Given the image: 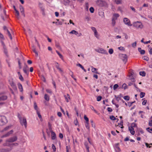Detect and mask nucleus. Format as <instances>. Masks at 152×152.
<instances>
[{
	"label": "nucleus",
	"instance_id": "nucleus-13",
	"mask_svg": "<svg viewBox=\"0 0 152 152\" xmlns=\"http://www.w3.org/2000/svg\"><path fill=\"white\" fill-rule=\"evenodd\" d=\"M19 8L20 12L21 13H22V14L23 15L24 17H25V15L24 13V10L23 7L22 6L20 5L19 7Z\"/></svg>",
	"mask_w": 152,
	"mask_h": 152
},
{
	"label": "nucleus",
	"instance_id": "nucleus-36",
	"mask_svg": "<svg viewBox=\"0 0 152 152\" xmlns=\"http://www.w3.org/2000/svg\"><path fill=\"white\" fill-rule=\"evenodd\" d=\"M84 118L85 120H86V123H88L89 122L88 118L87 117L86 115H84Z\"/></svg>",
	"mask_w": 152,
	"mask_h": 152
},
{
	"label": "nucleus",
	"instance_id": "nucleus-16",
	"mask_svg": "<svg viewBox=\"0 0 152 152\" xmlns=\"http://www.w3.org/2000/svg\"><path fill=\"white\" fill-rule=\"evenodd\" d=\"M91 70L92 72L98 74V73L97 72V69L96 68H94L93 66H91Z\"/></svg>",
	"mask_w": 152,
	"mask_h": 152
},
{
	"label": "nucleus",
	"instance_id": "nucleus-35",
	"mask_svg": "<svg viewBox=\"0 0 152 152\" xmlns=\"http://www.w3.org/2000/svg\"><path fill=\"white\" fill-rule=\"evenodd\" d=\"M145 94L144 92H141L140 94V96L141 98L145 96Z\"/></svg>",
	"mask_w": 152,
	"mask_h": 152
},
{
	"label": "nucleus",
	"instance_id": "nucleus-53",
	"mask_svg": "<svg viewBox=\"0 0 152 152\" xmlns=\"http://www.w3.org/2000/svg\"><path fill=\"white\" fill-rule=\"evenodd\" d=\"M122 87L124 89H125L127 88V86L126 84L125 83L123 84Z\"/></svg>",
	"mask_w": 152,
	"mask_h": 152
},
{
	"label": "nucleus",
	"instance_id": "nucleus-45",
	"mask_svg": "<svg viewBox=\"0 0 152 152\" xmlns=\"http://www.w3.org/2000/svg\"><path fill=\"white\" fill-rule=\"evenodd\" d=\"M109 53L110 54H111L113 53V49L110 48L109 50L108 51Z\"/></svg>",
	"mask_w": 152,
	"mask_h": 152
},
{
	"label": "nucleus",
	"instance_id": "nucleus-24",
	"mask_svg": "<svg viewBox=\"0 0 152 152\" xmlns=\"http://www.w3.org/2000/svg\"><path fill=\"white\" fill-rule=\"evenodd\" d=\"M64 97L65 99L67 102H69L68 99H70L69 96L68 94H67V95H64Z\"/></svg>",
	"mask_w": 152,
	"mask_h": 152
},
{
	"label": "nucleus",
	"instance_id": "nucleus-11",
	"mask_svg": "<svg viewBox=\"0 0 152 152\" xmlns=\"http://www.w3.org/2000/svg\"><path fill=\"white\" fill-rule=\"evenodd\" d=\"M122 60L126 63L127 61V57L126 54H122L121 55Z\"/></svg>",
	"mask_w": 152,
	"mask_h": 152
},
{
	"label": "nucleus",
	"instance_id": "nucleus-19",
	"mask_svg": "<svg viewBox=\"0 0 152 152\" xmlns=\"http://www.w3.org/2000/svg\"><path fill=\"white\" fill-rule=\"evenodd\" d=\"M7 99V97L5 95H3L0 97V101L6 100Z\"/></svg>",
	"mask_w": 152,
	"mask_h": 152
},
{
	"label": "nucleus",
	"instance_id": "nucleus-48",
	"mask_svg": "<svg viewBox=\"0 0 152 152\" xmlns=\"http://www.w3.org/2000/svg\"><path fill=\"white\" fill-rule=\"evenodd\" d=\"M102 97L101 96H99L97 97L96 100L97 101H100L102 99Z\"/></svg>",
	"mask_w": 152,
	"mask_h": 152
},
{
	"label": "nucleus",
	"instance_id": "nucleus-1",
	"mask_svg": "<svg viewBox=\"0 0 152 152\" xmlns=\"http://www.w3.org/2000/svg\"><path fill=\"white\" fill-rule=\"evenodd\" d=\"M18 117L19 119L20 124L22 126H24L25 128L27 127V122L26 118L25 117H22L20 116H18Z\"/></svg>",
	"mask_w": 152,
	"mask_h": 152
},
{
	"label": "nucleus",
	"instance_id": "nucleus-63",
	"mask_svg": "<svg viewBox=\"0 0 152 152\" xmlns=\"http://www.w3.org/2000/svg\"><path fill=\"white\" fill-rule=\"evenodd\" d=\"M55 64H56V68L57 69L59 68L60 67H59V65L58 63L57 62H56L55 63Z\"/></svg>",
	"mask_w": 152,
	"mask_h": 152
},
{
	"label": "nucleus",
	"instance_id": "nucleus-41",
	"mask_svg": "<svg viewBox=\"0 0 152 152\" xmlns=\"http://www.w3.org/2000/svg\"><path fill=\"white\" fill-rule=\"evenodd\" d=\"M115 98L116 100L118 102L121 99V98L118 96H117L116 95L115 96Z\"/></svg>",
	"mask_w": 152,
	"mask_h": 152
},
{
	"label": "nucleus",
	"instance_id": "nucleus-5",
	"mask_svg": "<svg viewBox=\"0 0 152 152\" xmlns=\"http://www.w3.org/2000/svg\"><path fill=\"white\" fill-rule=\"evenodd\" d=\"M95 50L98 53L105 54H108L107 52L104 49L99 48L97 49H95Z\"/></svg>",
	"mask_w": 152,
	"mask_h": 152
},
{
	"label": "nucleus",
	"instance_id": "nucleus-18",
	"mask_svg": "<svg viewBox=\"0 0 152 152\" xmlns=\"http://www.w3.org/2000/svg\"><path fill=\"white\" fill-rule=\"evenodd\" d=\"M18 88L21 92L23 91V88L22 85L20 83H18Z\"/></svg>",
	"mask_w": 152,
	"mask_h": 152
},
{
	"label": "nucleus",
	"instance_id": "nucleus-64",
	"mask_svg": "<svg viewBox=\"0 0 152 152\" xmlns=\"http://www.w3.org/2000/svg\"><path fill=\"white\" fill-rule=\"evenodd\" d=\"M130 8L131 9V10L133 11L134 12H135L136 11H135V8H134L132 6H131L130 7Z\"/></svg>",
	"mask_w": 152,
	"mask_h": 152
},
{
	"label": "nucleus",
	"instance_id": "nucleus-37",
	"mask_svg": "<svg viewBox=\"0 0 152 152\" xmlns=\"http://www.w3.org/2000/svg\"><path fill=\"white\" fill-rule=\"evenodd\" d=\"M146 130L150 133H152V129H150V127L146 128Z\"/></svg>",
	"mask_w": 152,
	"mask_h": 152
},
{
	"label": "nucleus",
	"instance_id": "nucleus-55",
	"mask_svg": "<svg viewBox=\"0 0 152 152\" xmlns=\"http://www.w3.org/2000/svg\"><path fill=\"white\" fill-rule=\"evenodd\" d=\"M19 79L22 81H23L24 80L23 77L21 75H20V76H19Z\"/></svg>",
	"mask_w": 152,
	"mask_h": 152
},
{
	"label": "nucleus",
	"instance_id": "nucleus-56",
	"mask_svg": "<svg viewBox=\"0 0 152 152\" xmlns=\"http://www.w3.org/2000/svg\"><path fill=\"white\" fill-rule=\"evenodd\" d=\"M18 64L19 65V67L20 69H21L22 68L21 64L20 62V60H18Z\"/></svg>",
	"mask_w": 152,
	"mask_h": 152
},
{
	"label": "nucleus",
	"instance_id": "nucleus-20",
	"mask_svg": "<svg viewBox=\"0 0 152 152\" xmlns=\"http://www.w3.org/2000/svg\"><path fill=\"white\" fill-rule=\"evenodd\" d=\"M44 98L47 101H48L50 100V96L47 94H45Z\"/></svg>",
	"mask_w": 152,
	"mask_h": 152
},
{
	"label": "nucleus",
	"instance_id": "nucleus-38",
	"mask_svg": "<svg viewBox=\"0 0 152 152\" xmlns=\"http://www.w3.org/2000/svg\"><path fill=\"white\" fill-rule=\"evenodd\" d=\"M151 120L149 122L148 125L150 126H152V116L151 118Z\"/></svg>",
	"mask_w": 152,
	"mask_h": 152
},
{
	"label": "nucleus",
	"instance_id": "nucleus-34",
	"mask_svg": "<svg viewBox=\"0 0 152 152\" xmlns=\"http://www.w3.org/2000/svg\"><path fill=\"white\" fill-rule=\"evenodd\" d=\"M143 60L148 61L149 60V58L147 56H144L142 57Z\"/></svg>",
	"mask_w": 152,
	"mask_h": 152
},
{
	"label": "nucleus",
	"instance_id": "nucleus-57",
	"mask_svg": "<svg viewBox=\"0 0 152 152\" xmlns=\"http://www.w3.org/2000/svg\"><path fill=\"white\" fill-rule=\"evenodd\" d=\"M69 74L70 75L71 77L72 78H74V77L73 76V72L72 71H70V73H69Z\"/></svg>",
	"mask_w": 152,
	"mask_h": 152
},
{
	"label": "nucleus",
	"instance_id": "nucleus-26",
	"mask_svg": "<svg viewBox=\"0 0 152 152\" xmlns=\"http://www.w3.org/2000/svg\"><path fill=\"white\" fill-rule=\"evenodd\" d=\"M37 115H38V116L39 118L40 119V120L41 121H42V116H41V115H40V113H39V111L37 112Z\"/></svg>",
	"mask_w": 152,
	"mask_h": 152
},
{
	"label": "nucleus",
	"instance_id": "nucleus-14",
	"mask_svg": "<svg viewBox=\"0 0 152 152\" xmlns=\"http://www.w3.org/2000/svg\"><path fill=\"white\" fill-rule=\"evenodd\" d=\"M129 130L130 131V133L132 135H134V134L135 131L134 130V128L131 127H129Z\"/></svg>",
	"mask_w": 152,
	"mask_h": 152
},
{
	"label": "nucleus",
	"instance_id": "nucleus-31",
	"mask_svg": "<svg viewBox=\"0 0 152 152\" xmlns=\"http://www.w3.org/2000/svg\"><path fill=\"white\" fill-rule=\"evenodd\" d=\"M95 36L97 39H99V35L98 34L97 31L94 33Z\"/></svg>",
	"mask_w": 152,
	"mask_h": 152
},
{
	"label": "nucleus",
	"instance_id": "nucleus-33",
	"mask_svg": "<svg viewBox=\"0 0 152 152\" xmlns=\"http://www.w3.org/2000/svg\"><path fill=\"white\" fill-rule=\"evenodd\" d=\"M39 7L42 10H43L44 11V8H43V4L40 3H39Z\"/></svg>",
	"mask_w": 152,
	"mask_h": 152
},
{
	"label": "nucleus",
	"instance_id": "nucleus-44",
	"mask_svg": "<svg viewBox=\"0 0 152 152\" xmlns=\"http://www.w3.org/2000/svg\"><path fill=\"white\" fill-rule=\"evenodd\" d=\"M16 13V17L17 18L19 19L20 18L19 16V13L18 10H16V11H15Z\"/></svg>",
	"mask_w": 152,
	"mask_h": 152
},
{
	"label": "nucleus",
	"instance_id": "nucleus-28",
	"mask_svg": "<svg viewBox=\"0 0 152 152\" xmlns=\"http://www.w3.org/2000/svg\"><path fill=\"white\" fill-rule=\"evenodd\" d=\"M10 127V126H7L6 127H5L3 130L1 131V132H4V131H6L8 130L9 129Z\"/></svg>",
	"mask_w": 152,
	"mask_h": 152
},
{
	"label": "nucleus",
	"instance_id": "nucleus-29",
	"mask_svg": "<svg viewBox=\"0 0 152 152\" xmlns=\"http://www.w3.org/2000/svg\"><path fill=\"white\" fill-rule=\"evenodd\" d=\"M7 34L9 36L10 38V39L11 40H12V38L10 32L8 29H7Z\"/></svg>",
	"mask_w": 152,
	"mask_h": 152
},
{
	"label": "nucleus",
	"instance_id": "nucleus-23",
	"mask_svg": "<svg viewBox=\"0 0 152 152\" xmlns=\"http://www.w3.org/2000/svg\"><path fill=\"white\" fill-rule=\"evenodd\" d=\"M34 107L35 110H36V112L39 111L38 110V108L37 106V104L35 102H34Z\"/></svg>",
	"mask_w": 152,
	"mask_h": 152
},
{
	"label": "nucleus",
	"instance_id": "nucleus-61",
	"mask_svg": "<svg viewBox=\"0 0 152 152\" xmlns=\"http://www.w3.org/2000/svg\"><path fill=\"white\" fill-rule=\"evenodd\" d=\"M59 137L61 139H62L63 138V135L61 133H59Z\"/></svg>",
	"mask_w": 152,
	"mask_h": 152
},
{
	"label": "nucleus",
	"instance_id": "nucleus-2",
	"mask_svg": "<svg viewBox=\"0 0 152 152\" xmlns=\"http://www.w3.org/2000/svg\"><path fill=\"white\" fill-rule=\"evenodd\" d=\"M133 26L137 29H142L143 27L142 23L140 22L139 21L134 22L133 23Z\"/></svg>",
	"mask_w": 152,
	"mask_h": 152
},
{
	"label": "nucleus",
	"instance_id": "nucleus-40",
	"mask_svg": "<svg viewBox=\"0 0 152 152\" xmlns=\"http://www.w3.org/2000/svg\"><path fill=\"white\" fill-rule=\"evenodd\" d=\"M46 91L48 93L51 95L52 93V92L51 89H46Z\"/></svg>",
	"mask_w": 152,
	"mask_h": 152
},
{
	"label": "nucleus",
	"instance_id": "nucleus-46",
	"mask_svg": "<svg viewBox=\"0 0 152 152\" xmlns=\"http://www.w3.org/2000/svg\"><path fill=\"white\" fill-rule=\"evenodd\" d=\"M94 9L93 7H91L89 9V10L91 13H93L94 11Z\"/></svg>",
	"mask_w": 152,
	"mask_h": 152
},
{
	"label": "nucleus",
	"instance_id": "nucleus-58",
	"mask_svg": "<svg viewBox=\"0 0 152 152\" xmlns=\"http://www.w3.org/2000/svg\"><path fill=\"white\" fill-rule=\"evenodd\" d=\"M136 45H137L136 42H135L132 44V45L133 47L134 48L136 46Z\"/></svg>",
	"mask_w": 152,
	"mask_h": 152
},
{
	"label": "nucleus",
	"instance_id": "nucleus-54",
	"mask_svg": "<svg viewBox=\"0 0 152 152\" xmlns=\"http://www.w3.org/2000/svg\"><path fill=\"white\" fill-rule=\"evenodd\" d=\"M11 86H12V88L14 89H16V86L14 83H12Z\"/></svg>",
	"mask_w": 152,
	"mask_h": 152
},
{
	"label": "nucleus",
	"instance_id": "nucleus-8",
	"mask_svg": "<svg viewBox=\"0 0 152 152\" xmlns=\"http://www.w3.org/2000/svg\"><path fill=\"white\" fill-rule=\"evenodd\" d=\"M29 68L27 65L25 64L23 68V70L25 73L27 75H28L29 73Z\"/></svg>",
	"mask_w": 152,
	"mask_h": 152
},
{
	"label": "nucleus",
	"instance_id": "nucleus-7",
	"mask_svg": "<svg viewBox=\"0 0 152 152\" xmlns=\"http://www.w3.org/2000/svg\"><path fill=\"white\" fill-rule=\"evenodd\" d=\"M17 139L18 138L16 136H14L6 140V141L10 142H13L16 141Z\"/></svg>",
	"mask_w": 152,
	"mask_h": 152
},
{
	"label": "nucleus",
	"instance_id": "nucleus-47",
	"mask_svg": "<svg viewBox=\"0 0 152 152\" xmlns=\"http://www.w3.org/2000/svg\"><path fill=\"white\" fill-rule=\"evenodd\" d=\"M112 24L113 26H114L116 22H115V20H113V19H112Z\"/></svg>",
	"mask_w": 152,
	"mask_h": 152
},
{
	"label": "nucleus",
	"instance_id": "nucleus-15",
	"mask_svg": "<svg viewBox=\"0 0 152 152\" xmlns=\"http://www.w3.org/2000/svg\"><path fill=\"white\" fill-rule=\"evenodd\" d=\"M51 133L52 139L53 140H54L56 138V134L54 132H53V131H52L51 132Z\"/></svg>",
	"mask_w": 152,
	"mask_h": 152
},
{
	"label": "nucleus",
	"instance_id": "nucleus-60",
	"mask_svg": "<svg viewBox=\"0 0 152 152\" xmlns=\"http://www.w3.org/2000/svg\"><path fill=\"white\" fill-rule=\"evenodd\" d=\"M85 6H86V10H88V3H86V4H85Z\"/></svg>",
	"mask_w": 152,
	"mask_h": 152
},
{
	"label": "nucleus",
	"instance_id": "nucleus-32",
	"mask_svg": "<svg viewBox=\"0 0 152 152\" xmlns=\"http://www.w3.org/2000/svg\"><path fill=\"white\" fill-rule=\"evenodd\" d=\"M64 4L65 5L69 4L70 2V1L69 0H64Z\"/></svg>",
	"mask_w": 152,
	"mask_h": 152
},
{
	"label": "nucleus",
	"instance_id": "nucleus-51",
	"mask_svg": "<svg viewBox=\"0 0 152 152\" xmlns=\"http://www.w3.org/2000/svg\"><path fill=\"white\" fill-rule=\"evenodd\" d=\"M91 29L94 32V33L97 31V30L96 28L94 27H91Z\"/></svg>",
	"mask_w": 152,
	"mask_h": 152
},
{
	"label": "nucleus",
	"instance_id": "nucleus-22",
	"mask_svg": "<svg viewBox=\"0 0 152 152\" xmlns=\"http://www.w3.org/2000/svg\"><path fill=\"white\" fill-rule=\"evenodd\" d=\"M129 79L131 80L132 81V82H134L135 81V80L133 76V75L132 73L130 74L129 76Z\"/></svg>",
	"mask_w": 152,
	"mask_h": 152
},
{
	"label": "nucleus",
	"instance_id": "nucleus-59",
	"mask_svg": "<svg viewBox=\"0 0 152 152\" xmlns=\"http://www.w3.org/2000/svg\"><path fill=\"white\" fill-rule=\"evenodd\" d=\"M107 111L109 112H111L113 110L110 107L107 108Z\"/></svg>",
	"mask_w": 152,
	"mask_h": 152
},
{
	"label": "nucleus",
	"instance_id": "nucleus-10",
	"mask_svg": "<svg viewBox=\"0 0 152 152\" xmlns=\"http://www.w3.org/2000/svg\"><path fill=\"white\" fill-rule=\"evenodd\" d=\"M13 132V130H11L9 132L7 133L6 134L3 135L1 137V138H3L5 137H7L9 136L11 134H12Z\"/></svg>",
	"mask_w": 152,
	"mask_h": 152
},
{
	"label": "nucleus",
	"instance_id": "nucleus-17",
	"mask_svg": "<svg viewBox=\"0 0 152 152\" xmlns=\"http://www.w3.org/2000/svg\"><path fill=\"white\" fill-rule=\"evenodd\" d=\"M32 50L35 53L36 56H38V53L36 51V48L34 46H33L32 47Z\"/></svg>",
	"mask_w": 152,
	"mask_h": 152
},
{
	"label": "nucleus",
	"instance_id": "nucleus-49",
	"mask_svg": "<svg viewBox=\"0 0 152 152\" xmlns=\"http://www.w3.org/2000/svg\"><path fill=\"white\" fill-rule=\"evenodd\" d=\"M86 124H85V126L86 127V128L88 129H89V123L88 122V123H86Z\"/></svg>",
	"mask_w": 152,
	"mask_h": 152
},
{
	"label": "nucleus",
	"instance_id": "nucleus-4",
	"mask_svg": "<svg viewBox=\"0 0 152 152\" xmlns=\"http://www.w3.org/2000/svg\"><path fill=\"white\" fill-rule=\"evenodd\" d=\"M7 122L6 118L4 116H0V126H2Z\"/></svg>",
	"mask_w": 152,
	"mask_h": 152
},
{
	"label": "nucleus",
	"instance_id": "nucleus-39",
	"mask_svg": "<svg viewBox=\"0 0 152 152\" xmlns=\"http://www.w3.org/2000/svg\"><path fill=\"white\" fill-rule=\"evenodd\" d=\"M137 126L136 124L135 123H132L131 124V126L130 127L132 128H133Z\"/></svg>",
	"mask_w": 152,
	"mask_h": 152
},
{
	"label": "nucleus",
	"instance_id": "nucleus-25",
	"mask_svg": "<svg viewBox=\"0 0 152 152\" xmlns=\"http://www.w3.org/2000/svg\"><path fill=\"white\" fill-rule=\"evenodd\" d=\"M3 48L4 49V53L5 54L7 57H8V55L7 53V51L6 49V47H5Z\"/></svg>",
	"mask_w": 152,
	"mask_h": 152
},
{
	"label": "nucleus",
	"instance_id": "nucleus-3",
	"mask_svg": "<svg viewBox=\"0 0 152 152\" xmlns=\"http://www.w3.org/2000/svg\"><path fill=\"white\" fill-rule=\"evenodd\" d=\"M97 5L99 7H106L107 5V3L104 1L102 0H97L96 1Z\"/></svg>",
	"mask_w": 152,
	"mask_h": 152
},
{
	"label": "nucleus",
	"instance_id": "nucleus-43",
	"mask_svg": "<svg viewBox=\"0 0 152 152\" xmlns=\"http://www.w3.org/2000/svg\"><path fill=\"white\" fill-rule=\"evenodd\" d=\"M110 118L112 120H115L116 119V118L113 115H111L110 116Z\"/></svg>",
	"mask_w": 152,
	"mask_h": 152
},
{
	"label": "nucleus",
	"instance_id": "nucleus-30",
	"mask_svg": "<svg viewBox=\"0 0 152 152\" xmlns=\"http://www.w3.org/2000/svg\"><path fill=\"white\" fill-rule=\"evenodd\" d=\"M139 74L140 75L142 76H145V73L144 71L140 72Z\"/></svg>",
	"mask_w": 152,
	"mask_h": 152
},
{
	"label": "nucleus",
	"instance_id": "nucleus-27",
	"mask_svg": "<svg viewBox=\"0 0 152 152\" xmlns=\"http://www.w3.org/2000/svg\"><path fill=\"white\" fill-rule=\"evenodd\" d=\"M114 1L117 4H121L122 2V0H114Z\"/></svg>",
	"mask_w": 152,
	"mask_h": 152
},
{
	"label": "nucleus",
	"instance_id": "nucleus-62",
	"mask_svg": "<svg viewBox=\"0 0 152 152\" xmlns=\"http://www.w3.org/2000/svg\"><path fill=\"white\" fill-rule=\"evenodd\" d=\"M139 132L141 133V134H143L144 133V132L142 129H139Z\"/></svg>",
	"mask_w": 152,
	"mask_h": 152
},
{
	"label": "nucleus",
	"instance_id": "nucleus-21",
	"mask_svg": "<svg viewBox=\"0 0 152 152\" xmlns=\"http://www.w3.org/2000/svg\"><path fill=\"white\" fill-rule=\"evenodd\" d=\"M138 51L140 53L141 55H143L145 54V51L144 50H142L140 48H138Z\"/></svg>",
	"mask_w": 152,
	"mask_h": 152
},
{
	"label": "nucleus",
	"instance_id": "nucleus-42",
	"mask_svg": "<svg viewBox=\"0 0 152 152\" xmlns=\"http://www.w3.org/2000/svg\"><path fill=\"white\" fill-rule=\"evenodd\" d=\"M129 98H129V96H125L124 97V99L125 100H127V101L129 100Z\"/></svg>",
	"mask_w": 152,
	"mask_h": 152
},
{
	"label": "nucleus",
	"instance_id": "nucleus-9",
	"mask_svg": "<svg viewBox=\"0 0 152 152\" xmlns=\"http://www.w3.org/2000/svg\"><path fill=\"white\" fill-rule=\"evenodd\" d=\"M69 34H74L76 35H77V37L80 36L82 35V34L81 33H78L77 31L75 30H72L71 31L69 32Z\"/></svg>",
	"mask_w": 152,
	"mask_h": 152
},
{
	"label": "nucleus",
	"instance_id": "nucleus-50",
	"mask_svg": "<svg viewBox=\"0 0 152 152\" xmlns=\"http://www.w3.org/2000/svg\"><path fill=\"white\" fill-rule=\"evenodd\" d=\"M118 87V86L117 84H115L114 85V86L113 87V89L114 90H115Z\"/></svg>",
	"mask_w": 152,
	"mask_h": 152
},
{
	"label": "nucleus",
	"instance_id": "nucleus-12",
	"mask_svg": "<svg viewBox=\"0 0 152 152\" xmlns=\"http://www.w3.org/2000/svg\"><path fill=\"white\" fill-rule=\"evenodd\" d=\"M119 16L120 15L118 14L114 13L113 14L112 19L116 20L117 19Z\"/></svg>",
	"mask_w": 152,
	"mask_h": 152
},
{
	"label": "nucleus",
	"instance_id": "nucleus-6",
	"mask_svg": "<svg viewBox=\"0 0 152 152\" xmlns=\"http://www.w3.org/2000/svg\"><path fill=\"white\" fill-rule=\"evenodd\" d=\"M123 22L125 24L128 26H132V25L130 23V20L127 18H124L123 19Z\"/></svg>",
	"mask_w": 152,
	"mask_h": 152
},
{
	"label": "nucleus",
	"instance_id": "nucleus-52",
	"mask_svg": "<svg viewBox=\"0 0 152 152\" xmlns=\"http://www.w3.org/2000/svg\"><path fill=\"white\" fill-rule=\"evenodd\" d=\"M52 149H53V151H56V148L55 146V145H54L53 144L52 145Z\"/></svg>",
	"mask_w": 152,
	"mask_h": 152
}]
</instances>
